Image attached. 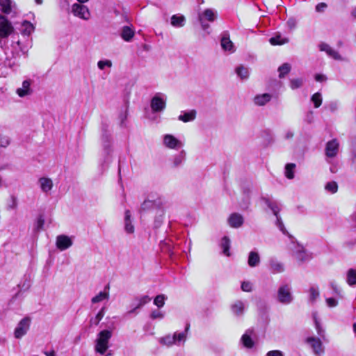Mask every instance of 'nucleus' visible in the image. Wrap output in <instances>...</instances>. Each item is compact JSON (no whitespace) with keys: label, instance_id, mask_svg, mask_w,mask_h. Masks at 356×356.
Returning <instances> with one entry per match:
<instances>
[{"label":"nucleus","instance_id":"obj_54","mask_svg":"<svg viewBox=\"0 0 356 356\" xmlns=\"http://www.w3.org/2000/svg\"><path fill=\"white\" fill-rule=\"evenodd\" d=\"M97 66L100 70H104L105 67H111V61L108 60H99L97 63Z\"/></svg>","mask_w":356,"mask_h":356},{"label":"nucleus","instance_id":"obj_30","mask_svg":"<svg viewBox=\"0 0 356 356\" xmlns=\"http://www.w3.org/2000/svg\"><path fill=\"white\" fill-rule=\"evenodd\" d=\"M248 264L249 266L252 268L259 266L260 264V257L258 252L254 251L250 252L248 254Z\"/></svg>","mask_w":356,"mask_h":356},{"label":"nucleus","instance_id":"obj_5","mask_svg":"<svg viewBox=\"0 0 356 356\" xmlns=\"http://www.w3.org/2000/svg\"><path fill=\"white\" fill-rule=\"evenodd\" d=\"M167 96L161 92L156 93L152 99L150 106L153 112H161L165 108Z\"/></svg>","mask_w":356,"mask_h":356},{"label":"nucleus","instance_id":"obj_58","mask_svg":"<svg viewBox=\"0 0 356 356\" xmlns=\"http://www.w3.org/2000/svg\"><path fill=\"white\" fill-rule=\"evenodd\" d=\"M327 5L325 3H319L316 6L315 10L317 13H323L327 8Z\"/></svg>","mask_w":356,"mask_h":356},{"label":"nucleus","instance_id":"obj_31","mask_svg":"<svg viewBox=\"0 0 356 356\" xmlns=\"http://www.w3.org/2000/svg\"><path fill=\"white\" fill-rule=\"evenodd\" d=\"M159 206V204L157 203L156 201L145 200L140 205V211H147L150 209H154L155 211L156 209L158 208Z\"/></svg>","mask_w":356,"mask_h":356},{"label":"nucleus","instance_id":"obj_46","mask_svg":"<svg viewBox=\"0 0 356 356\" xmlns=\"http://www.w3.org/2000/svg\"><path fill=\"white\" fill-rule=\"evenodd\" d=\"M149 317L152 320H161L165 317V312L159 309H154L150 313Z\"/></svg>","mask_w":356,"mask_h":356},{"label":"nucleus","instance_id":"obj_8","mask_svg":"<svg viewBox=\"0 0 356 356\" xmlns=\"http://www.w3.org/2000/svg\"><path fill=\"white\" fill-rule=\"evenodd\" d=\"M30 323L31 318L29 317L22 318L15 329V337L20 339L25 335L30 327Z\"/></svg>","mask_w":356,"mask_h":356},{"label":"nucleus","instance_id":"obj_15","mask_svg":"<svg viewBox=\"0 0 356 356\" xmlns=\"http://www.w3.org/2000/svg\"><path fill=\"white\" fill-rule=\"evenodd\" d=\"M319 50L321 51H324L327 54V55L332 58L337 60H342V56L339 54L337 51L331 47L328 44L325 42H321L318 45Z\"/></svg>","mask_w":356,"mask_h":356},{"label":"nucleus","instance_id":"obj_34","mask_svg":"<svg viewBox=\"0 0 356 356\" xmlns=\"http://www.w3.org/2000/svg\"><path fill=\"white\" fill-rule=\"evenodd\" d=\"M135 32L134 31L130 28L129 26H124L122 33L121 37L122 39L127 42H129L132 38L134 36Z\"/></svg>","mask_w":356,"mask_h":356},{"label":"nucleus","instance_id":"obj_43","mask_svg":"<svg viewBox=\"0 0 356 356\" xmlns=\"http://www.w3.org/2000/svg\"><path fill=\"white\" fill-rule=\"evenodd\" d=\"M309 300L312 303H314L319 297V290L317 287L312 286L309 290Z\"/></svg>","mask_w":356,"mask_h":356},{"label":"nucleus","instance_id":"obj_64","mask_svg":"<svg viewBox=\"0 0 356 356\" xmlns=\"http://www.w3.org/2000/svg\"><path fill=\"white\" fill-rule=\"evenodd\" d=\"M44 354L46 356H56L55 351L53 350L51 351H44Z\"/></svg>","mask_w":356,"mask_h":356},{"label":"nucleus","instance_id":"obj_29","mask_svg":"<svg viewBox=\"0 0 356 356\" xmlns=\"http://www.w3.org/2000/svg\"><path fill=\"white\" fill-rule=\"evenodd\" d=\"M186 153L184 150H181L178 154H175L172 158V163L174 167L181 165L186 160Z\"/></svg>","mask_w":356,"mask_h":356},{"label":"nucleus","instance_id":"obj_40","mask_svg":"<svg viewBox=\"0 0 356 356\" xmlns=\"http://www.w3.org/2000/svg\"><path fill=\"white\" fill-rule=\"evenodd\" d=\"M33 25L28 22L24 21L22 24L21 32L23 35H29L33 31Z\"/></svg>","mask_w":356,"mask_h":356},{"label":"nucleus","instance_id":"obj_61","mask_svg":"<svg viewBox=\"0 0 356 356\" xmlns=\"http://www.w3.org/2000/svg\"><path fill=\"white\" fill-rule=\"evenodd\" d=\"M327 79L326 76L323 74H316L315 76V80L318 82H323Z\"/></svg>","mask_w":356,"mask_h":356},{"label":"nucleus","instance_id":"obj_7","mask_svg":"<svg viewBox=\"0 0 356 356\" xmlns=\"http://www.w3.org/2000/svg\"><path fill=\"white\" fill-rule=\"evenodd\" d=\"M163 144L166 148L175 150L184 146V143L172 134L163 135Z\"/></svg>","mask_w":356,"mask_h":356},{"label":"nucleus","instance_id":"obj_63","mask_svg":"<svg viewBox=\"0 0 356 356\" xmlns=\"http://www.w3.org/2000/svg\"><path fill=\"white\" fill-rule=\"evenodd\" d=\"M293 136V133L291 131H287L285 134L284 138L286 139H290Z\"/></svg>","mask_w":356,"mask_h":356},{"label":"nucleus","instance_id":"obj_44","mask_svg":"<svg viewBox=\"0 0 356 356\" xmlns=\"http://www.w3.org/2000/svg\"><path fill=\"white\" fill-rule=\"evenodd\" d=\"M289 42V39L282 38L280 35H275L270 39V42L273 45H281L286 44Z\"/></svg>","mask_w":356,"mask_h":356},{"label":"nucleus","instance_id":"obj_38","mask_svg":"<svg viewBox=\"0 0 356 356\" xmlns=\"http://www.w3.org/2000/svg\"><path fill=\"white\" fill-rule=\"evenodd\" d=\"M235 72L238 76L241 79H247L249 76V70L246 67L243 65L238 66L236 68Z\"/></svg>","mask_w":356,"mask_h":356},{"label":"nucleus","instance_id":"obj_56","mask_svg":"<svg viewBox=\"0 0 356 356\" xmlns=\"http://www.w3.org/2000/svg\"><path fill=\"white\" fill-rule=\"evenodd\" d=\"M286 25L290 30H293L296 27L297 22L294 18H289L286 22Z\"/></svg>","mask_w":356,"mask_h":356},{"label":"nucleus","instance_id":"obj_47","mask_svg":"<svg viewBox=\"0 0 356 356\" xmlns=\"http://www.w3.org/2000/svg\"><path fill=\"white\" fill-rule=\"evenodd\" d=\"M291 70V65L289 63H284L278 68L279 76L280 78L284 77V75L288 74Z\"/></svg>","mask_w":356,"mask_h":356},{"label":"nucleus","instance_id":"obj_39","mask_svg":"<svg viewBox=\"0 0 356 356\" xmlns=\"http://www.w3.org/2000/svg\"><path fill=\"white\" fill-rule=\"evenodd\" d=\"M0 10L5 14H9L12 10L11 0H0Z\"/></svg>","mask_w":356,"mask_h":356},{"label":"nucleus","instance_id":"obj_48","mask_svg":"<svg viewBox=\"0 0 356 356\" xmlns=\"http://www.w3.org/2000/svg\"><path fill=\"white\" fill-rule=\"evenodd\" d=\"M311 101L314 103L315 108H318L322 104V96L320 92L314 93L311 98Z\"/></svg>","mask_w":356,"mask_h":356},{"label":"nucleus","instance_id":"obj_45","mask_svg":"<svg viewBox=\"0 0 356 356\" xmlns=\"http://www.w3.org/2000/svg\"><path fill=\"white\" fill-rule=\"evenodd\" d=\"M296 168V165L294 163H288L285 166V176L289 179H292L294 177V169Z\"/></svg>","mask_w":356,"mask_h":356},{"label":"nucleus","instance_id":"obj_9","mask_svg":"<svg viewBox=\"0 0 356 356\" xmlns=\"http://www.w3.org/2000/svg\"><path fill=\"white\" fill-rule=\"evenodd\" d=\"M72 13L76 17L88 20L90 17V13L86 6L79 3H74L72 7Z\"/></svg>","mask_w":356,"mask_h":356},{"label":"nucleus","instance_id":"obj_16","mask_svg":"<svg viewBox=\"0 0 356 356\" xmlns=\"http://www.w3.org/2000/svg\"><path fill=\"white\" fill-rule=\"evenodd\" d=\"M218 17V12L213 8H207L198 15L199 20L207 21L209 22H214Z\"/></svg>","mask_w":356,"mask_h":356},{"label":"nucleus","instance_id":"obj_21","mask_svg":"<svg viewBox=\"0 0 356 356\" xmlns=\"http://www.w3.org/2000/svg\"><path fill=\"white\" fill-rule=\"evenodd\" d=\"M197 112L195 110L181 111L178 120L183 122H193L196 118Z\"/></svg>","mask_w":356,"mask_h":356},{"label":"nucleus","instance_id":"obj_17","mask_svg":"<svg viewBox=\"0 0 356 356\" xmlns=\"http://www.w3.org/2000/svg\"><path fill=\"white\" fill-rule=\"evenodd\" d=\"M253 335L254 330L252 329L247 330L242 335L241 341L245 348H252L254 347V341L252 338Z\"/></svg>","mask_w":356,"mask_h":356},{"label":"nucleus","instance_id":"obj_49","mask_svg":"<svg viewBox=\"0 0 356 356\" xmlns=\"http://www.w3.org/2000/svg\"><path fill=\"white\" fill-rule=\"evenodd\" d=\"M325 189L327 191L334 194L337 192L338 185L335 181H330L325 184Z\"/></svg>","mask_w":356,"mask_h":356},{"label":"nucleus","instance_id":"obj_35","mask_svg":"<svg viewBox=\"0 0 356 356\" xmlns=\"http://www.w3.org/2000/svg\"><path fill=\"white\" fill-rule=\"evenodd\" d=\"M159 342L165 346L171 347L175 345V339L173 334H168L159 339Z\"/></svg>","mask_w":356,"mask_h":356},{"label":"nucleus","instance_id":"obj_20","mask_svg":"<svg viewBox=\"0 0 356 356\" xmlns=\"http://www.w3.org/2000/svg\"><path fill=\"white\" fill-rule=\"evenodd\" d=\"M271 99L272 95L269 93L259 94L254 97L253 102L257 106H263L268 103Z\"/></svg>","mask_w":356,"mask_h":356},{"label":"nucleus","instance_id":"obj_4","mask_svg":"<svg viewBox=\"0 0 356 356\" xmlns=\"http://www.w3.org/2000/svg\"><path fill=\"white\" fill-rule=\"evenodd\" d=\"M277 298L278 302L282 305L291 304L293 300L291 286L287 284L280 286L277 289Z\"/></svg>","mask_w":356,"mask_h":356},{"label":"nucleus","instance_id":"obj_55","mask_svg":"<svg viewBox=\"0 0 356 356\" xmlns=\"http://www.w3.org/2000/svg\"><path fill=\"white\" fill-rule=\"evenodd\" d=\"M266 356H284V353L280 350H273L267 352Z\"/></svg>","mask_w":356,"mask_h":356},{"label":"nucleus","instance_id":"obj_26","mask_svg":"<svg viewBox=\"0 0 356 356\" xmlns=\"http://www.w3.org/2000/svg\"><path fill=\"white\" fill-rule=\"evenodd\" d=\"M221 47L225 51L230 53H233L235 51L234 44L227 33H225L222 37Z\"/></svg>","mask_w":356,"mask_h":356},{"label":"nucleus","instance_id":"obj_37","mask_svg":"<svg viewBox=\"0 0 356 356\" xmlns=\"http://www.w3.org/2000/svg\"><path fill=\"white\" fill-rule=\"evenodd\" d=\"M346 282L350 286L356 285V269L350 268L347 271Z\"/></svg>","mask_w":356,"mask_h":356},{"label":"nucleus","instance_id":"obj_32","mask_svg":"<svg viewBox=\"0 0 356 356\" xmlns=\"http://www.w3.org/2000/svg\"><path fill=\"white\" fill-rule=\"evenodd\" d=\"M312 316H313V320L314 322L315 328H316L318 335L321 338H324L325 337V330L323 329V327H322V325L320 323V320L318 317L317 312H314L312 314Z\"/></svg>","mask_w":356,"mask_h":356},{"label":"nucleus","instance_id":"obj_14","mask_svg":"<svg viewBox=\"0 0 356 356\" xmlns=\"http://www.w3.org/2000/svg\"><path fill=\"white\" fill-rule=\"evenodd\" d=\"M13 31V27L8 19L2 15H0V37L6 38Z\"/></svg>","mask_w":356,"mask_h":356},{"label":"nucleus","instance_id":"obj_1","mask_svg":"<svg viewBox=\"0 0 356 356\" xmlns=\"http://www.w3.org/2000/svg\"><path fill=\"white\" fill-rule=\"evenodd\" d=\"M111 129L108 124L103 123L101 127L100 146H101V165L104 169L108 170L111 159Z\"/></svg>","mask_w":356,"mask_h":356},{"label":"nucleus","instance_id":"obj_6","mask_svg":"<svg viewBox=\"0 0 356 356\" xmlns=\"http://www.w3.org/2000/svg\"><path fill=\"white\" fill-rule=\"evenodd\" d=\"M305 342L312 350L313 354L315 356H322L324 354L325 348L319 338L315 337H308L306 338Z\"/></svg>","mask_w":356,"mask_h":356},{"label":"nucleus","instance_id":"obj_12","mask_svg":"<svg viewBox=\"0 0 356 356\" xmlns=\"http://www.w3.org/2000/svg\"><path fill=\"white\" fill-rule=\"evenodd\" d=\"M151 300V298L149 296L143 295L136 297L131 303L132 309L129 312V313L132 314L135 313L136 310L145 305L149 302Z\"/></svg>","mask_w":356,"mask_h":356},{"label":"nucleus","instance_id":"obj_33","mask_svg":"<svg viewBox=\"0 0 356 356\" xmlns=\"http://www.w3.org/2000/svg\"><path fill=\"white\" fill-rule=\"evenodd\" d=\"M185 17L183 15H174L171 17L170 23L172 26L177 28L183 27L185 24Z\"/></svg>","mask_w":356,"mask_h":356},{"label":"nucleus","instance_id":"obj_19","mask_svg":"<svg viewBox=\"0 0 356 356\" xmlns=\"http://www.w3.org/2000/svg\"><path fill=\"white\" fill-rule=\"evenodd\" d=\"M243 217L238 213H232L227 219L229 225L232 228L240 227L243 224Z\"/></svg>","mask_w":356,"mask_h":356},{"label":"nucleus","instance_id":"obj_53","mask_svg":"<svg viewBox=\"0 0 356 356\" xmlns=\"http://www.w3.org/2000/svg\"><path fill=\"white\" fill-rule=\"evenodd\" d=\"M253 284L250 281H243L241 283V289L245 292H250L252 291Z\"/></svg>","mask_w":356,"mask_h":356},{"label":"nucleus","instance_id":"obj_57","mask_svg":"<svg viewBox=\"0 0 356 356\" xmlns=\"http://www.w3.org/2000/svg\"><path fill=\"white\" fill-rule=\"evenodd\" d=\"M275 217H276V225L277 226V227L280 229V231H282L283 233H285L284 226V224L282 221L280 216L279 215H277V216H275Z\"/></svg>","mask_w":356,"mask_h":356},{"label":"nucleus","instance_id":"obj_10","mask_svg":"<svg viewBox=\"0 0 356 356\" xmlns=\"http://www.w3.org/2000/svg\"><path fill=\"white\" fill-rule=\"evenodd\" d=\"M339 143L337 139H332L325 145V153L327 159H334L338 154Z\"/></svg>","mask_w":356,"mask_h":356},{"label":"nucleus","instance_id":"obj_62","mask_svg":"<svg viewBox=\"0 0 356 356\" xmlns=\"http://www.w3.org/2000/svg\"><path fill=\"white\" fill-rule=\"evenodd\" d=\"M199 22L203 30H207L209 27V24L206 23V21L199 20Z\"/></svg>","mask_w":356,"mask_h":356},{"label":"nucleus","instance_id":"obj_60","mask_svg":"<svg viewBox=\"0 0 356 356\" xmlns=\"http://www.w3.org/2000/svg\"><path fill=\"white\" fill-rule=\"evenodd\" d=\"M9 145V140L7 137L0 136V146L6 147Z\"/></svg>","mask_w":356,"mask_h":356},{"label":"nucleus","instance_id":"obj_2","mask_svg":"<svg viewBox=\"0 0 356 356\" xmlns=\"http://www.w3.org/2000/svg\"><path fill=\"white\" fill-rule=\"evenodd\" d=\"M289 249L292 257L299 265L308 262L313 258L312 254L298 242L292 241Z\"/></svg>","mask_w":356,"mask_h":356},{"label":"nucleus","instance_id":"obj_50","mask_svg":"<svg viewBox=\"0 0 356 356\" xmlns=\"http://www.w3.org/2000/svg\"><path fill=\"white\" fill-rule=\"evenodd\" d=\"M325 304L329 308H334L338 305L339 301L336 298L334 297L326 298Z\"/></svg>","mask_w":356,"mask_h":356},{"label":"nucleus","instance_id":"obj_24","mask_svg":"<svg viewBox=\"0 0 356 356\" xmlns=\"http://www.w3.org/2000/svg\"><path fill=\"white\" fill-rule=\"evenodd\" d=\"M124 229L127 234H133L134 232V225L131 218V213L129 210H127L124 213Z\"/></svg>","mask_w":356,"mask_h":356},{"label":"nucleus","instance_id":"obj_41","mask_svg":"<svg viewBox=\"0 0 356 356\" xmlns=\"http://www.w3.org/2000/svg\"><path fill=\"white\" fill-rule=\"evenodd\" d=\"M221 247L222 248V252L226 256H229V247H230V240L228 237L224 236L221 241Z\"/></svg>","mask_w":356,"mask_h":356},{"label":"nucleus","instance_id":"obj_13","mask_svg":"<svg viewBox=\"0 0 356 356\" xmlns=\"http://www.w3.org/2000/svg\"><path fill=\"white\" fill-rule=\"evenodd\" d=\"M190 325L188 323L185 326L183 332H175L172 334L175 339V345L177 346H184L188 339Z\"/></svg>","mask_w":356,"mask_h":356},{"label":"nucleus","instance_id":"obj_3","mask_svg":"<svg viewBox=\"0 0 356 356\" xmlns=\"http://www.w3.org/2000/svg\"><path fill=\"white\" fill-rule=\"evenodd\" d=\"M111 337V333L108 330L100 332L95 341V350L101 355H104L107 350L108 340Z\"/></svg>","mask_w":356,"mask_h":356},{"label":"nucleus","instance_id":"obj_11","mask_svg":"<svg viewBox=\"0 0 356 356\" xmlns=\"http://www.w3.org/2000/svg\"><path fill=\"white\" fill-rule=\"evenodd\" d=\"M73 244L72 240L67 235L61 234L56 237V245L60 251L65 250L70 248Z\"/></svg>","mask_w":356,"mask_h":356},{"label":"nucleus","instance_id":"obj_23","mask_svg":"<svg viewBox=\"0 0 356 356\" xmlns=\"http://www.w3.org/2000/svg\"><path fill=\"white\" fill-rule=\"evenodd\" d=\"M109 289H110V286H109V284H108L105 286L104 291H100L97 295H96L95 296H94L92 298V300H91L92 303L95 304V303L101 302L105 300H108Z\"/></svg>","mask_w":356,"mask_h":356},{"label":"nucleus","instance_id":"obj_22","mask_svg":"<svg viewBox=\"0 0 356 356\" xmlns=\"http://www.w3.org/2000/svg\"><path fill=\"white\" fill-rule=\"evenodd\" d=\"M165 210L162 207H159L155 210L154 226L156 228L159 227L164 221Z\"/></svg>","mask_w":356,"mask_h":356},{"label":"nucleus","instance_id":"obj_18","mask_svg":"<svg viewBox=\"0 0 356 356\" xmlns=\"http://www.w3.org/2000/svg\"><path fill=\"white\" fill-rule=\"evenodd\" d=\"M16 93L19 97H25L31 95L33 93V90L31 88V81L25 80L22 82V87L16 90Z\"/></svg>","mask_w":356,"mask_h":356},{"label":"nucleus","instance_id":"obj_28","mask_svg":"<svg viewBox=\"0 0 356 356\" xmlns=\"http://www.w3.org/2000/svg\"><path fill=\"white\" fill-rule=\"evenodd\" d=\"M245 305L241 300H236L231 306L232 312L236 316H241L245 311Z\"/></svg>","mask_w":356,"mask_h":356},{"label":"nucleus","instance_id":"obj_27","mask_svg":"<svg viewBox=\"0 0 356 356\" xmlns=\"http://www.w3.org/2000/svg\"><path fill=\"white\" fill-rule=\"evenodd\" d=\"M270 270L272 273L277 274L283 273L285 268L283 263L275 259H271L270 261Z\"/></svg>","mask_w":356,"mask_h":356},{"label":"nucleus","instance_id":"obj_42","mask_svg":"<svg viewBox=\"0 0 356 356\" xmlns=\"http://www.w3.org/2000/svg\"><path fill=\"white\" fill-rule=\"evenodd\" d=\"M167 296L164 294H159L156 296L154 299V305L158 308H161L164 306Z\"/></svg>","mask_w":356,"mask_h":356},{"label":"nucleus","instance_id":"obj_51","mask_svg":"<svg viewBox=\"0 0 356 356\" xmlns=\"http://www.w3.org/2000/svg\"><path fill=\"white\" fill-rule=\"evenodd\" d=\"M303 81L302 79H293L290 81V87L291 89H297L302 86Z\"/></svg>","mask_w":356,"mask_h":356},{"label":"nucleus","instance_id":"obj_25","mask_svg":"<svg viewBox=\"0 0 356 356\" xmlns=\"http://www.w3.org/2000/svg\"><path fill=\"white\" fill-rule=\"evenodd\" d=\"M38 182L42 191L46 193L49 192L54 186L52 180L48 177H41Z\"/></svg>","mask_w":356,"mask_h":356},{"label":"nucleus","instance_id":"obj_52","mask_svg":"<svg viewBox=\"0 0 356 356\" xmlns=\"http://www.w3.org/2000/svg\"><path fill=\"white\" fill-rule=\"evenodd\" d=\"M330 287L332 289L334 294H336L339 298L342 297V289L337 283L332 282L330 284Z\"/></svg>","mask_w":356,"mask_h":356},{"label":"nucleus","instance_id":"obj_36","mask_svg":"<svg viewBox=\"0 0 356 356\" xmlns=\"http://www.w3.org/2000/svg\"><path fill=\"white\" fill-rule=\"evenodd\" d=\"M264 200L266 204L268 206V207L272 211L273 214L275 216H277V215H279V212L280 211V204L275 201H271L266 198H264Z\"/></svg>","mask_w":356,"mask_h":356},{"label":"nucleus","instance_id":"obj_59","mask_svg":"<svg viewBox=\"0 0 356 356\" xmlns=\"http://www.w3.org/2000/svg\"><path fill=\"white\" fill-rule=\"evenodd\" d=\"M104 315V308H102L101 310L96 315L97 321H95V325H97L102 320Z\"/></svg>","mask_w":356,"mask_h":356}]
</instances>
